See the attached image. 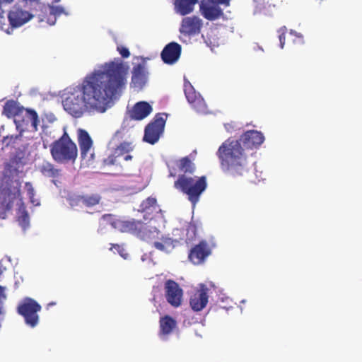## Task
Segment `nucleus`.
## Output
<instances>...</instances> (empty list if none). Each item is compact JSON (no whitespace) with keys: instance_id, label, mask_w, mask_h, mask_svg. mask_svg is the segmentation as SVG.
<instances>
[{"instance_id":"nucleus-1","label":"nucleus","mask_w":362,"mask_h":362,"mask_svg":"<svg viewBox=\"0 0 362 362\" xmlns=\"http://www.w3.org/2000/svg\"><path fill=\"white\" fill-rule=\"evenodd\" d=\"M127 68L122 62H111L103 69L86 75L82 83L67 93L64 110L74 117L86 110L104 112L122 95L127 84Z\"/></svg>"},{"instance_id":"nucleus-2","label":"nucleus","mask_w":362,"mask_h":362,"mask_svg":"<svg viewBox=\"0 0 362 362\" xmlns=\"http://www.w3.org/2000/svg\"><path fill=\"white\" fill-rule=\"evenodd\" d=\"M264 141L263 134L257 130L245 132L238 140L225 141L216 152L223 171L234 177L243 176L250 168L249 151L259 147Z\"/></svg>"},{"instance_id":"nucleus-3","label":"nucleus","mask_w":362,"mask_h":362,"mask_svg":"<svg viewBox=\"0 0 362 362\" xmlns=\"http://www.w3.org/2000/svg\"><path fill=\"white\" fill-rule=\"evenodd\" d=\"M176 165L182 174L180 175L177 180L175 181L174 187L186 194L188 200L194 206L207 187L206 177L205 175L187 176V174H193L196 170L195 164L188 156L178 160Z\"/></svg>"},{"instance_id":"nucleus-4","label":"nucleus","mask_w":362,"mask_h":362,"mask_svg":"<svg viewBox=\"0 0 362 362\" xmlns=\"http://www.w3.org/2000/svg\"><path fill=\"white\" fill-rule=\"evenodd\" d=\"M102 219L107 223L110 225L114 229L121 233H128L139 237L141 239L151 242L153 238L158 237L159 232L154 228L150 230L141 221L124 220L117 217L112 214H104Z\"/></svg>"},{"instance_id":"nucleus-5","label":"nucleus","mask_w":362,"mask_h":362,"mask_svg":"<svg viewBox=\"0 0 362 362\" xmlns=\"http://www.w3.org/2000/svg\"><path fill=\"white\" fill-rule=\"evenodd\" d=\"M50 153L57 163L74 162L78 156V148L68 134L64 132L50 145Z\"/></svg>"},{"instance_id":"nucleus-6","label":"nucleus","mask_w":362,"mask_h":362,"mask_svg":"<svg viewBox=\"0 0 362 362\" xmlns=\"http://www.w3.org/2000/svg\"><path fill=\"white\" fill-rule=\"evenodd\" d=\"M41 305L31 298H25L17 307V313L23 316L26 325L35 327L39 322L38 312Z\"/></svg>"},{"instance_id":"nucleus-7","label":"nucleus","mask_w":362,"mask_h":362,"mask_svg":"<svg viewBox=\"0 0 362 362\" xmlns=\"http://www.w3.org/2000/svg\"><path fill=\"white\" fill-rule=\"evenodd\" d=\"M165 124L163 115L157 114L153 120L145 127L144 141L150 144H156L162 135Z\"/></svg>"},{"instance_id":"nucleus-8","label":"nucleus","mask_w":362,"mask_h":362,"mask_svg":"<svg viewBox=\"0 0 362 362\" xmlns=\"http://www.w3.org/2000/svg\"><path fill=\"white\" fill-rule=\"evenodd\" d=\"M134 146L131 142L124 141L115 148L111 154L103 160L105 165H121V159L129 161L132 159L130 153L133 151Z\"/></svg>"},{"instance_id":"nucleus-9","label":"nucleus","mask_w":362,"mask_h":362,"mask_svg":"<svg viewBox=\"0 0 362 362\" xmlns=\"http://www.w3.org/2000/svg\"><path fill=\"white\" fill-rule=\"evenodd\" d=\"M16 128L20 129L21 132L28 129V126L30 123L32 132H37L40 124V119L37 112L33 109L23 108V111L14 119Z\"/></svg>"},{"instance_id":"nucleus-10","label":"nucleus","mask_w":362,"mask_h":362,"mask_svg":"<svg viewBox=\"0 0 362 362\" xmlns=\"http://www.w3.org/2000/svg\"><path fill=\"white\" fill-rule=\"evenodd\" d=\"M185 97L191 107L198 113L206 114L208 112L207 105L204 98L199 93H197L192 85L189 81L184 84Z\"/></svg>"},{"instance_id":"nucleus-11","label":"nucleus","mask_w":362,"mask_h":362,"mask_svg":"<svg viewBox=\"0 0 362 362\" xmlns=\"http://www.w3.org/2000/svg\"><path fill=\"white\" fill-rule=\"evenodd\" d=\"M164 288L167 302L174 308L181 305L183 291L179 284L173 280L168 279L165 283Z\"/></svg>"},{"instance_id":"nucleus-12","label":"nucleus","mask_w":362,"mask_h":362,"mask_svg":"<svg viewBox=\"0 0 362 362\" xmlns=\"http://www.w3.org/2000/svg\"><path fill=\"white\" fill-rule=\"evenodd\" d=\"M77 135L81 158L86 159L87 161L93 160L94 159L93 142L89 134L85 129H78Z\"/></svg>"},{"instance_id":"nucleus-13","label":"nucleus","mask_w":362,"mask_h":362,"mask_svg":"<svg viewBox=\"0 0 362 362\" xmlns=\"http://www.w3.org/2000/svg\"><path fill=\"white\" fill-rule=\"evenodd\" d=\"M208 292V287L205 284H201L191 295L189 305L194 311H201L206 306L209 300Z\"/></svg>"},{"instance_id":"nucleus-14","label":"nucleus","mask_w":362,"mask_h":362,"mask_svg":"<svg viewBox=\"0 0 362 362\" xmlns=\"http://www.w3.org/2000/svg\"><path fill=\"white\" fill-rule=\"evenodd\" d=\"M202 21L197 16L185 17L182 19L180 32L185 35L192 36L200 33Z\"/></svg>"},{"instance_id":"nucleus-15","label":"nucleus","mask_w":362,"mask_h":362,"mask_svg":"<svg viewBox=\"0 0 362 362\" xmlns=\"http://www.w3.org/2000/svg\"><path fill=\"white\" fill-rule=\"evenodd\" d=\"M211 254V250L206 241H201L192 247L189 253V260L194 264L202 263Z\"/></svg>"},{"instance_id":"nucleus-16","label":"nucleus","mask_w":362,"mask_h":362,"mask_svg":"<svg viewBox=\"0 0 362 362\" xmlns=\"http://www.w3.org/2000/svg\"><path fill=\"white\" fill-rule=\"evenodd\" d=\"M182 47L177 42L168 43L161 52V59L164 63L173 64L175 63L180 57Z\"/></svg>"},{"instance_id":"nucleus-17","label":"nucleus","mask_w":362,"mask_h":362,"mask_svg":"<svg viewBox=\"0 0 362 362\" xmlns=\"http://www.w3.org/2000/svg\"><path fill=\"white\" fill-rule=\"evenodd\" d=\"M33 16L29 12L21 8L14 7L9 12L8 18L12 28H18L29 21Z\"/></svg>"},{"instance_id":"nucleus-18","label":"nucleus","mask_w":362,"mask_h":362,"mask_svg":"<svg viewBox=\"0 0 362 362\" xmlns=\"http://www.w3.org/2000/svg\"><path fill=\"white\" fill-rule=\"evenodd\" d=\"M101 196L98 194H85L77 195L70 199V204L72 206L83 205L86 207H93L98 205L101 201Z\"/></svg>"},{"instance_id":"nucleus-19","label":"nucleus","mask_w":362,"mask_h":362,"mask_svg":"<svg viewBox=\"0 0 362 362\" xmlns=\"http://www.w3.org/2000/svg\"><path fill=\"white\" fill-rule=\"evenodd\" d=\"M15 196L11 191L3 189L0 192V218L5 219L13 206Z\"/></svg>"},{"instance_id":"nucleus-20","label":"nucleus","mask_w":362,"mask_h":362,"mask_svg":"<svg viewBox=\"0 0 362 362\" xmlns=\"http://www.w3.org/2000/svg\"><path fill=\"white\" fill-rule=\"evenodd\" d=\"M216 4L215 5L202 1L199 11L206 19L213 21L223 16V10L218 6L219 4Z\"/></svg>"},{"instance_id":"nucleus-21","label":"nucleus","mask_w":362,"mask_h":362,"mask_svg":"<svg viewBox=\"0 0 362 362\" xmlns=\"http://www.w3.org/2000/svg\"><path fill=\"white\" fill-rule=\"evenodd\" d=\"M152 107L146 101H140L134 104L129 110V117L133 120H142L152 112Z\"/></svg>"},{"instance_id":"nucleus-22","label":"nucleus","mask_w":362,"mask_h":362,"mask_svg":"<svg viewBox=\"0 0 362 362\" xmlns=\"http://www.w3.org/2000/svg\"><path fill=\"white\" fill-rule=\"evenodd\" d=\"M40 172L41 174L46 177L52 179V182L57 185L59 182V178L61 176V170L54 167V165L50 163H44L40 167Z\"/></svg>"},{"instance_id":"nucleus-23","label":"nucleus","mask_w":362,"mask_h":362,"mask_svg":"<svg viewBox=\"0 0 362 362\" xmlns=\"http://www.w3.org/2000/svg\"><path fill=\"white\" fill-rule=\"evenodd\" d=\"M160 336H168L177 327V322L170 315H165L160 318Z\"/></svg>"},{"instance_id":"nucleus-24","label":"nucleus","mask_w":362,"mask_h":362,"mask_svg":"<svg viewBox=\"0 0 362 362\" xmlns=\"http://www.w3.org/2000/svg\"><path fill=\"white\" fill-rule=\"evenodd\" d=\"M23 108L17 101L10 100L5 103L3 112L8 118L14 117V119H16L23 111Z\"/></svg>"},{"instance_id":"nucleus-25","label":"nucleus","mask_w":362,"mask_h":362,"mask_svg":"<svg viewBox=\"0 0 362 362\" xmlns=\"http://www.w3.org/2000/svg\"><path fill=\"white\" fill-rule=\"evenodd\" d=\"M197 2L198 0H175V8L177 13L185 16L193 11L194 6Z\"/></svg>"},{"instance_id":"nucleus-26","label":"nucleus","mask_w":362,"mask_h":362,"mask_svg":"<svg viewBox=\"0 0 362 362\" xmlns=\"http://www.w3.org/2000/svg\"><path fill=\"white\" fill-rule=\"evenodd\" d=\"M146 80V71L145 66L141 64H136L133 67L132 70V83L139 86H141L145 83Z\"/></svg>"},{"instance_id":"nucleus-27","label":"nucleus","mask_w":362,"mask_h":362,"mask_svg":"<svg viewBox=\"0 0 362 362\" xmlns=\"http://www.w3.org/2000/svg\"><path fill=\"white\" fill-rule=\"evenodd\" d=\"M17 221L23 230H26L30 226V217L26 207L22 203L17 211Z\"/></svg>"},{"instance_id":"nucleus-28","label":"nucleus","mask_w":362,"mask_h":362,"mask_svg":"<svg viewBox=\"0 0 362 362\" xmlns=\"http://www.w3.org/2000/svg\"><path fill=\"white\" fill-rule=\"evenodd\" d=\"M140 209L142 212H146L148 214L160 211L156 199L153 197H148L144 200L140 205Z\"/></svg>"},{"instance_id":"nucleus-29","label":"nucleus","mask_w":362,"mask_h":362,"mask_svg":"<svg viewBox=\"0 0 362 362\" xmlns=\"http://www.w3.org/2000/svg\"><path fill=\"white\" fill-rule=\"evenodd\" d=\"M162 242L155 241L153 243V246L160 250L165 251L168 247L172 245V240L168 238H162Z\"/></svg>"},{"instance_id":"nucleus-30","label":"nucleus","mask_w":362,"mask_h":362,"mask_svg":"<svg viewBox=\"0 0 362 362\" xmlns=\"http://www.w3.org/2000/svg\"><path fill=\"white\" fill-rule=\"evenodd\" d=\"M25 189H26L27 194H28V196L29 197L30 202L35 205H38L39 202H37V200H33V197H35V189H34L32 184L30 182H26L25 183Z\"/></svg>"},{"instance_id":"nucleus-31","label":"nucleus","mask_w":362,"mask_h":362,"mask_svg":"<svg viewBox=\"0 0 362 362\" xmlns=\"http://www.w3.org/2000/svg\"><path fill=\"white\" fill-rule=\"evenodd\" d=\"M50 13L52 15L54 16L55 17L56 16H59L62 15V13L67 14L65 12L64 8L62 6H50Z\"/></svg>"},{"instance_id":"nucleus-32","label":"nucleus","mask_w":362,"mask_h":362,"mask_svg":"<svg viewBox=\"0 0 362 362\" xmlns=\"http://www.w3.org/2000/svg\"><path fill=\"white\" fill-rule=\"evenodd\" d=\"M287 29L285 26L281 27L279 30V39L280 41L281 47L283 48L285 44V35L286 33Z\"/></svg>"},{"instance_id":"nucleus-33","label":"nucleus","mask_w":362,"mask_h":362,"mask_svg":"<svg viewBox=\"0 0 362 362\" xmlns=\"http://www.w3.org/2000/svg\"><path fill=\"white\" fill-rule=\"evenodd\" d=\"M117 51L123 58H128L130 56V52L127 47L119 46L117 47Z\"/></svg>"},{"instance_id":"nucleus-34","label":"nucleus","mask_w":362,"mask_h":362,"mask_svg":"<svg viewBox=\"0 0 362 362\" xmlns=\"http://www.w3.org/2000/svg\"><path fill=\"white\" fill-rule=\"evenodd\" d=\"M214 3H217L225 6H228L230 5V0H211Z\"/></svg>"},{"instance_id":"nucleus-35","label":"nucleus","mask_w":362,"mask_h":362,"mask_svg":"<svg viewBox=\"0 0 362 362\" xmlns=\"http://www.w3.org/2000/svg\"><path fill=\"white\" fill-rule=\"evenodd\" d=\"M13 0H0V18H2L1 14L4 13V11L1 8L2 4L4 3H11Z\"/></svg>"},{"instance_id":"nucleus-36","label":"nucleus","mask_w":362,"mask_h":362,"mask_svg":"<svg viewBox=\"0 0 362 362\" xmlns=\"http://www.w3.org/2000/svg\"><path fill=\"white\" fill-rule=\"evenodd\" d=\"M115 248L117 250H119V249L121 248L120 245H118V244H112V247H110V250H112V248Z\"/></svg>"},{"instance_id":"nucleus-37","label":"nucleus","mask_w":362,"mask_h":362,"mask_svg":"<svg viewBox=\"0 0 362 362\" xmlns=\"http://www.w3.org/2000/svg\"><path fill=\"white\" fill-rule=\"evenodd\" d=\"M170 175H171V176L175 177V176L176 175V173H173L171 171V172H170Z\"/></svg>"},{"instance_id":"nucleus-38","label":"nucleus","mask_w":362,"mask_h":362,"mask_svg":"<svg viewBox=\"0 0 362 362\" xmlns=\"http://www.w3.org/2000/svg\"><path fill=\"white\" fill-rule=\"evenodd\" d=\"M55 305V303H49L48 304V305Z\"/></svg>"},{"instance_id":"nucleus-39","label":"nucleus","mask_w":362,"mask_h":362,"mask_svg":"<svg viewBox=\"0 0 362 362\" xmlns=\"http://www.w3.org/2000/svg\"><path fill=\"white\" fill-rule=\"evenodd\" d=\"M53 1L55 3H57V2L60 1V0H53Z\"/></svg>"}]
</instances>
